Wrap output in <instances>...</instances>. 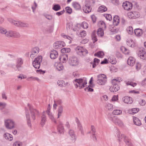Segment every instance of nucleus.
Wrapping results in <instances>:
<instances>
[{
  "mask_svg": "<svg viewBox=\"0 0 146 146\" xmlns=\"http://www.w3.org/2000/svg\"><path fill=\"white\" fill-rule=\"evenodd\" d=\"M107 10V8L104 5H102L99 7L98 11L99 12L102 13L106 11Z\"/></svg>",
  "mask_w": 146,
  "mask_h": 146,
  "instance_id": "obj_30",
  "label": "nucleus"
},
{
  "mask_svg": "<svg viewBox=\"0 0 146 146\" xmlns=\"http://www.w3.org/2000/svg\"><path fill=\"white\" fill-rule=\"evenodd\" d=\"M92 39L93 40V42L94 43L97 40L96 36L94 33L93 32L92 35Z\"/></svg>",
  "mask_w": 146,
  "mask_h": 146,
  "instance_id": "obj_48",
  "label": "nucleus"
},
{
  "mask_svg": "<svg viewBox=\"0 0 146 146\" xmlns=\"http://www.w3.org/2000/svg\"><path fill=\"white\" fill-rule=\"evenodd\" d=\"M133 119L134 123L135 125L139 126L141 125V122L138 118L134 117Z\"/></svg>",
  "mask_w": 146,
  "mask_h": 146,
  "instance_id": "obj_31",
  "label": "nucleus"
},
{
  "mask_svg": "<svg viewBox=\"0 0 146 146\" xmlns=\"http://www.w3.org/2000/svg\"><path fill=\"white\" fill-rule=\"evenodd\" d=\"M117 136L118 138H123L124 142L128 146H133L129 141V139H128L127 137H126L124 135H120V132L119 131H118L116 133Z\"/></svg>",
  "mask_w": 146,
  "mask_h": 146,
  "instance_id": "obj_12",
  "label": "nucleus"
},
{
  "mask_svg": "<svg viewBox=\"0 0 146 146\" xmlns=\"http://www.w3.org/2000/svg\"><path fill=\"white\" fill-rule=\"evenodd\" d=\"M97 83L100 85H104L107 82L106 76L104 74L98 75L97 76Z\"/></svg>",
  "mask_w": 146,
  "mask_h": 146,
  "instance_id": "obj_5",
  "label": "nucleus"
},
{
  "mask_svg": "<svg viewBox=\"0 0 146 146\" xmlns=\"http://www.w3.org/2000/svg\"><path fill=\"white\" fill-rule=\"evenodd\" d=\"M133 12V14H134V16H135V19L139 17V13H138L137 12L134 11Z\"/></svg>",
  "mask_w": 146,
  "mask_h": 146,
  "instance_id": "obj_62",
  "label": "nucleus"
},
{
  "mask_svg": "<svg viewBox=\"0 0 146 146\" xmlns=\"http://www.w3.org/2000/svg\"><path fill=\"white\" fill-rule=\"evenodd\" d=\"M74 84L76 88L79 87L80 89L86 86L87 84L86 79H76L73 81Z\"/></svg>",
  "mask_w": 146,
  "mask_h": 146,
  "instance_id": "obj_2",
  "label": "nucleus"
},
{
  "mask_svg": "<svg viewBox=\"0 0 146 146\" xmlns=\"http://www.w3.org/2000/svg\"><path fill=\"white\" fill-rule=\"evenodd\" d=\"M122 6L125 10L128 11L132 9L133 5L129 2H125L123 3Z\"/></svg>",
  "mask_w": 146,
  "mask_h": 146,
  "instance_id": "obj_17",
  "label": "nucleus"
},
{
  "mask_svg": "<svg viewBox=\"0 0 146 146\" xmlns=\"http://www.w3.org/2000/svg\"><path fill=\"white\" fill-rule=\"evenodd\" d=\"M62 35L64 38H67L69 40L68 42L69 43H71V41L74 39V37L72 35H71V36H70L62 34Z\"/></svg>",
  "mask_w": 146,
  "mask_h": 146,
  "instance_id": "obj_28",
  "label": "nucleus"
},
{
  "mask_svg": "<svg viewBox=\"0 0 146 146\" xmlns=\"http://www.w3.org/2000/svg\"><path fill=\"white\" fill-rule=\"evenodd\" d=\"M5 36L8 37L19 38L20 36L19 33L12 30L6 31Z\"/></svg>",
  "mask_w": 146,
  "mask_h": 146,
  "instance_id": "obj_6",
  "label": "nucleus"
},
{
  "mask_svg": "<svg viewBox=\"0 0 146 146\" xmlns=\"http://www.w3.org/2000/svg\"><path fill=\"white\" fill-rule=\"evenodd\" d=\"M69 134L71 137V139L72 142H74L76 140L77 137L74 131L72 130H70L69 132Z\"/></svg>",
  "mask_w": 146,
  "mask_h": 146,
  "instance_id": "obj_19",
  "label": "nucleus"
},
{
  "mask_svg": "<svg viewBox=\"0 0 146 146\" xmlns=\"http://www.w3.org/2000/svg\"><path fill=\"white\" fill-rule=\"evenodd\" d=\"M38 79H39L37 78L33 77L32 76L30 77L27 79V80L28 81H30L31 80H37L38 81Z\"/></svg>",
  "mask_w": 146,
  "mask_h": 146,
  "instance_id": "obj_54",
  "label": "nucleus"
},
{
  "mask_svg": "<svg viewBox=\"0 0 146 146\" xmlns=\"http://www.w3.org/2000/svg\"><path fill=\"white\" fill-rule=\"evenodd\" d=\"M127 45L133 48L135 46V44L133 40L129 39L127 41Z\"/></svg>",
  "mask_w": 146,
  "mask_h": 146,
  "instance_id": "obj_33",
  "label": "nucleus"
},
{
  "mask_svg": "<svg viewBox=\"0 0 146 146\" xmlns=\"http://www.w3.org/2000/svg\"><path fill=\"white\" fill-rule=\"evenodd\" d=\"M104 16L106 17V19L109 21H111L112 20V17L111 15L110 14H106L104 15Z\"/></svg>",
  "mask_w": 146,
  "mask_h": 146,
  "instance_id": "obj_50",
  "label": "nucleus"
},
{
  "mask_svg": "<svg viewBox=\"0 0 146 146\" xmlns=\"http://www.w3.org/2000/svg\"><path fill=\"white\" fill-rule=\"evenodd\" d=\"M65 9L67 13L70 14L72 12V9L69 7H67L65 8Z\"/></svg>",
  "mask_w": 146,
  "mask_h": 146,
  "instance_id": "obj_49",
  "label": "nucleus"
},
{
  "mask_svg": "<svg viewBox=\"0 0 146 146\" xmlns=\"http://www.w3.org/2000/svg\"><path fill=\"white\" fill-rule=\"evenodd\" d=\"M141 64L140 63L137 62L136 64V69L137 70H139L141 67Z\"/></svg>",
  "mask_w": 146,
  "mask_h": 146,
  "instance_id": "obj_64",
  "label": "nucleus"
},
{
  "mask_svg": "<svg viewBox=\"0 0 146 146\" xmlns=\"http://www.w3.org/2000/svg\"><path fill=\"white\" fill-rule=\"evenodd\" d=\"M76 121L77 123V128L79 130V131L81 132V134L82 135H84V133L83 130V128L80 123V121L77 118H76Z\"/></svg>",
  "mask_w": 146,
  "mask_h": 146,
  "instance_id": "obj_18",
  "label": "nucleus"
},
{
  "mask_svg": "<svg viewBox=\"0 0 146 146\" xmlns=\"http://www.w3.org/2000/svg\"><path fill=\"white\" fill-rule=\"evenodd\" d=\"M139 110L138 108H133L131 111H130L129 113L132 114H134L135 113H137Z\"/></svg>",
  "mask_w": 146,
  "mask_h": 146,
  "instance_id": "obj_43",
  "label": "nucleus"
},
{
  "mask_svg": "<svg viewBox=\"0 0 146 146\" xmlns=\"http://www.w3.org/2000/svg\"><path fill=\"white\" fill-rule=\"evenodd\" d=\"M110 119L115 124L121 127L123 125V123L122 121L118 118L112 116L110 118Z\"/></svg>",
  "mask_w": 146,
  "mask_h": 146,
  "instance_id": "obj_11",
  "label": "nucleus"
},
{
  "mask_svg": "<svg viewBox=\"0 0 146 146\" xmlns=\"http://www.w3.org/2000/svg\"><path fill=\"white\" fill-rule=\"evenodd\" d=\"M113 106L112 105L108 104L106 106V108L108 109V110H111L113 109Z\"/></svg>",
  "mask_w": 146,
  "mask_h": 146,
  "instance_id": "obj_55",
  "label": "nucleus"
},
{
  "mask_svg": "<svg viewBox=\"0 0 146 146\" xmlns=\"http://www.w3.org/2000/svg\"><path fill=\"white\" fill-rule=\"evenodd\" d=\"M28 106L30 111L32 119L34 121L35 119V115H38L40 114L38 111L33 108L30 104H28Z\"/></svg>",
  "mask_w": 146,
  "mask_h": 146,
  "instance_id": "obj_8",
  "label": "nucleus"
},
{
  "mask_svg": "<svg viewBox=\"0 0 146 146\" xmlns=\"http://www.w3.org/2000/svg\"><path fill=\"white\" fill-rule=\"evenodd\" d=\"M98 36L100 37H102L104 35L103 30L101 28H99L97 31Z\"/></svg>",
  "mask_w": 146,
  "mask_h": 146,
  "instance_id": "obj_38",
  "label": "nucleus"
},
{
  "mask_svg": "<svg viewBox=\"0 0 146 146\" xmlns=\"http://www.w3.org/2000/svg\"><path fill=\"white\" fill-rule=\"evenodd\" d=\"M8 21L10 23L16 26L24 27H27L29 26V24L27 23L17 21L11 19H8Z\"/></svg>",
  "mask_w": 146,
  "mask_h": 146,
  "instance_id": "obj_3",
  "label": "nucleus"
},
{
  "mask_svg": "<svg viewBox=\"0 0 146 146\" xmlns=\"http://www.w3.org/2000/svg\"><path fill=\"white\" fill-rule=\"evenodd\" d=\"M85 91H87L88 92H93L94 90L92 88H90V87H89V86L88 87L86 88L85 89Z\"/></svg>",
  "mask_w": 146,
  "mask_h": 146,
  "instance_id": "obj_57",
  "label": "nucleus"
},
{
  "mask_svg": "<svg viewBox=\"0 0 146 146\" xmlns=\"http://www.w3.org/2000/svg\"><path fill=\"white\" fill-rule=\"evenodd\" d=\"M42 57L41 56L36 58L33 61V66L36 69H39L40 67V63L42 62Z\"/></svg>",
  "mask_w": 146,
  "mask_h": 146,
  "instance_id": "obj_7",
  "label": "nucleus"
},
{
  "mask_svg": "<svg viewBox=\"0 0 146 146\" xmlns=\"http://www.w3.org/2000/svg\"><path fill=\"white\" fill-rule=\"evenodd\" d=\"M4 136L5 139L9 140L10 141L12 140L13 139L12 135L8 133H5L4 135Z\"/></svg>",
  "mask_w": 146,
  "mask_h": 146,
  "instance_id": "obj_35",
  "label": "nucleus"
},
{
  "mask_svg": "<svg viewBox=\"0 0 146 146\" xmlns=\"http://www.w3.org/2000/svg\"><path fill=\"white\" fill-rule=\"evenodd\" d=\"M76 50L77 54L81 56H85L88 53L87 50L81 46H77Z\"/></svg>",
  "mask_w": 146,
  "mask_h": 146,
  "instance_id": "obj_10",
  "label": "nucleus"
},
{
  "mask_svg": "<svg viewBox=\"0 0 146 146\" xmlns=\"http://www.w3.org/2000/svg\"><path fill=\"white\" fill-rule=\"evenodd\" d=\"M72 6L73 8L76 10H79L81 9L80 5L77 2H73L72 3Z\"/></svg>",
  "mask_w": 146,
  "mask_h": 146,
  "instance_id": "obj_24",
  "label": "nucleus"
},
{
  "mask_svg": "<svg viewBox=\"0 0 146 146\" xmlns=\"http://www.w3.org/2000/svg\"><path fill=\"white\" fill-rule=\"evenodd\" d=\"M138 56L141 59L146 60V52L145 50L142 49H139L138 52Z\"/></svg>",
  "mask_w": 146,
  "mask_h": 146,
  "instance_id": "obj_14",
  "label": "nucleus"
},
{
  "mask_svg": "<svg viewBox=\"0 0 146 146\" xmlns=\"http://www.w3.org/2000/svg\"><path fill=\"white\" fill-rule=\"evenodd\" d=\"M128 17L129 18L135 19V17L134 16V14H133V12H131L128 13L127 14Z\"/></svg>",
  "mask_w": 146,
  "mask_h": 146,
  "instance_id": "obj_47",
  "label": "nucleus"
},
{
  "mask_svg": "<svg viewBox=\"0 0 146 146\" xmlns=\"http://www.w3.org/2000/svg\"><path fill=\"white\" fill-rule=\"evenodd\" d=\"M46 120V117L44 114V111L41 117V120L40 122V125L42 126H43L45 124V123Z\"/></svg>",
  "mask_w": 146,
  "mask_h": 146,
  "instance_id": "obj_26",
  "label": "nucleus"
},
{
  "mask_svg": "<svg viewBox=\"0 0 146 146\" xmlns=\"http://www.w3.org/2000/svg\"><path fill=\"white\" fill-rule=\"evenodd\" d=\"M63 68V65L60 64H58L56 66L57 69L59 71L62 70Z\"/></svg>",
  "mask_w": 146,
  "mask_h": 146,
  "instance_id": "obj_45",
  "label": "nucleus"
},
{
  "mask_svg": "<svg viewBox=\"0 0 146 146\" xmlns=\"http://www.w3.org/2000/svg\"><path fill=\"white\" fill-rule=\"evenodd\" d=\"M113 114L115 115H119L122 113L121 111L119 110H115L113 111Z\"/></svg>",
  "mask_w": 146,
  "mask_h": 146,
  "instance_id": "obj_44",
  "label": "nucleus"
},
{
  "mask_svg": "<svg viewBox=\"0 0 146 146\" xmlns=\"http://www.w3.org/2000/svg\"><path fill=\"white\" fill-rule=\"evenodd\" d=\"M26 116L27 124L29 126L31 127V124L30 120V115L27 112L26 109Z\"/></svg>",
  "mask_w": 146,
  "mask_h": 146,
  "instance_id": "obj_27",
  "label": "nucleus"
},
{
  "mask_svg": "<svg viewBox=\"0 0 146 146\" xmlns=\"http://www.w3.org/2000/svg\"><path fill=\"white\" fill-rule=\"evenodd\" d=\"M6 31L5 29L0 26V33L5 35Z\"/></svg>",
  "mask_w": 146,
  "mask_h": 146,
  "instance_id": "obj_51",
  "label": "nucleus"
},
{
  "mask_svg": "<svg viewBox=\"0 0 146 146\" xmlns=\"http://www.w3.org/2000/svg\"><path fill=\"white\" fill-rule=\"evenodd\" d=\"M86 35V32L85 31H83L80 33V36L81 37L85 36Z\"/></svg>",
  "mask_w": 146,
  "mask_h": 146,
  "instance_id": "obj_56",
  "label": "nucleus"
},
{
  "mask_svg": "<svg viewBox=\"0 0 146 146\" xmlns=\"http://www.w3.org/2000/svg\"><path fill=\"white\" fill-rule=\"evenodd\" d=\"M126 84L127 85H130L134 87L137 85V84L136 83H133L132 82H128L126 83Z\"/></svg>",
  "mask_w": 146,
  "mask_h": 146,
  "instance_id": "obj_52",
  "label": "nucleus"
},
{
  "mask_svg": "<svg viewBox=\"0 0 146 146\" xmlns=\"http://www.w3.org/2000/svg\"><path fill=\"white\" fill-rule=\"evenodd\" d=\"M63 111V107L61 106H59L58 108V113L57 118H59L61 116Z\"/></svg>",
  "mask_w": 146,
  "mask_h": 146,
  "instance_id": "obj_34",
  "label": "nucleus"
},
{
  "mask_svg": "<svg viewBox=\"0 0 146 146\" xmlns=\"http://www.w3.org/2000/svg\"><path fill=\"white\" fill-rule=\"evenodd\" d=\"M63 59V62H64L68 59V55L67 54H65L63 56H62L61 58Z\"/></svg>",
  "mask_w": 146,
  "mask_h": 146,
  "instance_id": "obj_63",
  "label": "nucleus"
},
{
  "mask_svg": "<svg viewBox=\"0 0 146 146\" xmlns=\"http://www.w3.org/2000/svg\"><path fill=\"white\" fill-rule=\"evenodd\" d=\"M23 59L21 58L18 57L16 59V64H11L9 65V66L15 70L20 71L22 66L23 64Z\"/></svg>",
  "mask_w": 146,
  "mask_h": 146,
  "instance_id": "obj_1",
  "label": "nucleus"
},
{
  "mask_svg": "<svg viewBox=\"0 0 146 146\" xmlns=\"http://www.w3.org/2000/svg\"><path fill=\"white\" fill-rule=\"evenodd\" d=\"M5 125L7 129H11L15 127L16 124L13 120L8 119L5 121Z\"/></svg>",
  "mask_w": 146,
  "mask_h": 146,
  "instance_id": "obj_9",
  "label": "nucleus"
},
{
  "mask_svg": "<svg viewBox=\"0 0 146 146\" xmlns=\"http://www.w3.org/2000/svg\"><path fill=\"white\" fill-rule=\"evenodd\" d=\"M119 22V17L117 16H115L113 17L114 25L117 26Z\"/></svg>",
  "mask_w": 146,
  "mask_h": 146,
  "instance_id": "obj_29",
  "label": "nucleus"
},
{
  "mask_svg": "<svg viewBox=\"0 0 146 146\" xmlns=\"http://www.w3.org/2000/svg\"><path fill=\"white\" fill-rule=\"evenodd\" d=\"M120 81L118 79H113L112 81V86H111L109 90L110 91L113 92H116L119 89V86L117 84V82H119Z\"/></svg>",
  "mask_w": 146,
  "mask_h": 146,
  "instance_id": "obj_4",
  "label": "nucleus"
},
{
  "mask_svg": "<svg viewBox=\"0 0 146 146\" xmlns=\"http://www.w3.org/2000/svg\"><path fill=\"white\" fill-rule=\"evenodd\" d=\"M94 55L95 56H97L98 57L102 58L104 55V52L102 51H99L95 53Z\"/></svg>",
  "mask_w": 146,
  "mask_h": 146,
  "instance_id": "obj_36",
  "label": "nucleus"
},
{
  "mask_svg": "<svg viewBox=\"0 0 146 146\" xmlns=\"http://www.w3.org/2000/svg\"><path fill=\"white\" fill-rule=\"evenodd\" d=\"M44 17L49 20H51L53 19L52 16V15L44 14Z\"/></svg>",
  "mask_w": 146,
  "mask_h": 146,
  "instance_id": "obj_46",
  "label": "nucleus"
},
{
  "mask_svg": "<svg viewBox=\"0 0 146 146\" xmlns=\"http://www.w3.org/2000/svg\"><path fill=\"white\" fill-rule=\"evenodd\" d=\"M127 62L128 65L132 66L135 63V59L133 57H129L127 60Z\"/></svg>",
  "mask_w": 146,
  "mask_h": 146,
  "instance_id": "obj_22",
  "label": "nucleus"
},
{
  "mask_svg": "<svg viewBox=\"0 0 146 146\" xmlns=\"http://www.w3.org/2000/svg\"><path fill=\"white\" fill-rule=\"evenodd\" d=\"M126 31L127 33L131 35L133 34V30L132 27L129 26L127 27Z\"/></svg>",
  "mask_w": 146,
  "mask_h": 146,
  "instance_id": "obj_40",
  "label": "nucleus"
},
{
  "mask_svg": "<svg viewBox=\"0 0 146 146\" xmlns=\"http://www.w3.org/2000/svg\"><path fill=\"white\" fill-rule=\"evenodd\" d=\"M61 9V7L60 5L58 4H55L53 5L52 9L54 10L57 11Z\"/></svg>",
  "mask_w": 146,
  "mask_h": 146,
  "instance_id": "obj_41",
  "label": "nucleus"
},
{
  "mask_svg": "<svg viewBox=\"0 0 146 146\" xmlns=\"http://www.w3.org/2000/svg\"><path fill=\"white\" fill-rule=\"evenodd\" d=\"M65 45L64 42L62 41H57L53 44L54 47L55 49H59L62 48Z\"/></svg>",
  "mask_w": 146,
  "mask_h": 146,
  "instance_id": "obj_15",
  "label": "nucleus"
},
{
  "mask_svg": "<svg viewBox=\"0 0 146 146\" xmlns=\"http://www.w3.org/2000/svg\"><path fill=\"white\" fill-rule=\"evenodd\" d=\"M72 23H68L67 24L66 28L67 29H70L72 28Z\"/></svg>",
  "mask_w": 146,
  "mask_h": 146,
  "instance_id": "obj_61",
  "label": "nucleus"
},
{
  "mask_svg": "<svg viewBox=\"0 0 146 146\" xmlns=\"http://www.w3.org/2000/svg\"><path fill=\"white\" fill-rule=\"evenodd\" d=\"M111 1L113 4L115 5H117L119 3L118 0H111Z\"/></svg>",
  "mask_w": 146,
  "mask_h": 146,
  "instance_id": "obj_59",
  "label": "nucleus"
},
{
  "mask_svg": "<svg viewBox=\"0 0 146 146\" xmlns=\"http://www.w3.org/2000/svg\"><path fill=\"white\" fill-rule=\"evenodd\" d=\"M83 27L84 29H86L88 27V24L85 22H84L82 23Z\"/></svg>",
  "mask_w": 146,
  "mask_h": 146,
  "instance_id": "obj_60",
  "label": "nucleus"
},
{
  "mask_svg": "<svg viewBox=\"0 0 146 146\" xmlns=\"http://www.w3.org/2000/svg\"><path fill=\"white\" fill-rule=\"evenodd\" d=\"M121 50L125 54H129L130 53L129 50L125 47H121Z\"/></svg>",
  "mask_w": 146,
  "mask_h": 146,
  "instance_id": "obj_37",
  "label": "nucleus"
},
{
  "mask_svg": "<svg viewBox=\"0 0 146 146\" xmlns=\"http://www.w3.org/2000/svg\"><path fill=\"white\" fill-rule=\"evenodd\" d=\"M58 130L59 133L60 134H62L64 132V128L61 122H59V124L58 126Z\"/></svg>",
  "mask_w": 146,
  "mask_h": 146,
  "instance_id": "obj_25",
  "label": "nucleus"
},
{
  "mask_svg": "<svg viewBox=\"0 0 146 146\" xmlns=\"http://www.w3.org/2000/svg\"><path fill=\"white\" fill-rule=\"evenodd\" d=\"M39 51V48L36 47L33 48L31 51V54H30V57L32 58H33L38 53Z\"/></svg>",
  "mask_w": 146,
  "mask_h": 146,
  "instance_id": "obj_16",
  "label": "nucleus"
},
{
  "mask_svg": "<svg viewBox=\"0 0 146 146\" xmlns=\"http://www.w3.org/2000/svg\"><path fill=\"white\" fill-rule=\"evenodd\" d=\"M48 115L49 118L53 121L56 124H57V122L55 120V119L54 118L53 114L50 112L49 113L47 114Z\"/></svg>",
  "mask_w": 146,
  "mask_h": 146,
  "instance_id": "obj_39",
  "label": "nucleus"
},
{
  "mask_svg": "<svg viewBox=\"0 0 146 146\" xmlns=\"http://www.w3.org/2000/svg\"><path fill=\"white\" fill-rule=\"evenodd\" d=\"M122 100L126 104H131L133 102L132 98L130 97H124L122 98Z\"/></svg>",
  "mask_w": 146,
  "mask_h": 146,
  "instance_id": "obj_21",
  "label": "nucleus"
},
{
  "mask_svg": "<svg viewBox=\"0 0 146 146\" xmlns=\"http://www.w3.org/2000/svg\"><path fill=\"white\" fill-rule=\"evenodd\" d=\"M134 33L137 36H140L142 34V30L140 29H136L134 30Z\"/></svg>",
  "mask_w": 146,
  "mask_h": 146,
  "instance_id": "obj_32",
  "label": "nucleus"
},
{
  "mask_svg": "<svg viewBox=\"0 0 146 146\" xmlns=\"http://www.w3.org/2000/svg\"><path fill=\"white\" fill-rule=\"evenodd\" d=\"M109 60L110 63L112 64H115L116 63V61L114 59H111V58H109Z\"/></svg>",
  "mask_w": 146,
  "mask_h": 146,
  "instance_id": "obj_58",
  "label": "nucleus"
},
{
  "mask_svg": "<svg viewBox=\"0 0 146 146\" xmlns=\"http://www.w3.org/2000/svg\"><path fill=\"white\" fill-rule=\"evenodd\" d=\"M58 56L57 52L55 50L51 51L50 54V57L52 59H55Z\"/></svg>",
  "mask_w": 146,
  "mask_h": 146,
  "instance_id": "obj_23",
  "label": "nucleus"
},
{
  "mask_svg": "<svg viewBox=\"0 0 146 146\" xmlns=\"http://www.w3.org/2000/svg\"><path fill=\"white\" fill-rule=\"evenodd\" d=\"M83 9L85 13H88L91 11L92 8L89 5L86 4L83 6Z\"/></svg>",
  "mask_w": 146,
  "mask_h": 146,
  "instance_id": "obj_20",
  "label": "nucleus"
},
{
  "mask_svg": "<svg viewBox=\"0 0 146 146\" xmlns=\"http://www.w3.org/2000/svg\"><path fill=\"white\" fill-rule=\"evenodd\" d=\"M69 64L72 66H75L78 64L79 62L77 58L75 56L70 57L69 60Z\"/></svg>",
  "mask_w": 146,
  "mask_h": 146,
  "instance_id": "obj_13",
  "label": "nucleus"
},
{
  "mask_svg": "<svg viewBox=\"0 0 146 146\" xmlns=\"http://www.w3.org/2000/svg\"><path fill=\"white\" fill-rule=\"evenodd\" d=\"M22 144L21 142L16 141L13 144V146H22Z\"/></svg>",
  "mask_w": 146,
  "mask_h": 146,
  "instance_id": "obj_53",
  "label": "nucleus"
},
{
  "mask_svg": "<svg viewBox=\"0 0 146 146\" xmlns=\"http://www.w3.org/2000/svg\"><path fill=\"white\" fill-rule=\"evenodd\" d=\"M70 51V49L69 48H64L61 50V52L62 53L66 52L68 53Z\"/></svg>",
  "mask_w": 146,
  "mask_h": 146,
  "instance_id": "obj_42",
  "label": "nucleus"
}]
</instances>
